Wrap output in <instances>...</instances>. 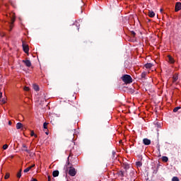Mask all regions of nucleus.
Here are the masks:
<instances>
[{"label":"nucleus","instance_id":"1","mask_svg":"<svg viewBox=\"0 0 181 181\" xmlns=\"http://www.w3.org/2000/svg\"><path fill=\"white\" fill-rule=\"evenodd\" d=\"M122 80L125 84H131V83H132V78L129 75L123 76Z\"/></svg>","mask_w":181,"mask_h":181},{"label":"nucleus","instance_id":"2","mask_svg":"<svg viewBox=\"0 0 181 181\" xmlns=\"http://www.w3.org/2000/svg\"><path fill=\"white\" fill-rule=\"evenodd\" d=\"M15 22V16L13 15L12 17H11V22H8V25L9 26V32L12 30L13 28V23Z\"/></svg>","mask_w":181,"mask_h":181},{"label":"nucleus","instance_id":"3","mask_svg":"<svg viewBox=\"0 0 181 181\" xmlns=\"http://www.w3.org/2000/svg\"><path fill=\"white\" fill-rule=\"evenodd\" d=\"M76 174H77V171L76 170V168L71 167L69 170V175L70 176L73 177Z\"/></svg>","mask_w":181,"mask_h":181},{"label":"nucleus","instance_id":"4","mask_svg":"<svg viewBox=\"0 0 181 181\" xmlns=\"http://www.w3.org/2000/svg\"><path fill=\"white\" fill-rule=\"evenodd\" d=\"M23 49L25 53H29V46L25 44V42H23Z\"/></svg>","mask_w":181,"mask_h":181},{"label":"nucleus","instance_id":"5","mask_svg":"<svg viewBox=\"0 0 181 181\" xmlns=\"http://www.w3.org/2000/svg\"><path fill=\"white\" fill-rule=\"evenodd\" d=\"M23 63L25 64L27 67H30V66H32V62H30V60H23Z\"/></svg>","mask_w":181,"mask_h":181},{"label":"nucleus","instance_id":"6","mask_svg":"<svg viewBox=\"0 0 181 181\" xmlns=\"http://www.w3.org/2000/svg\"><path fill=\"white\" fill-rule=\"evenodd\" d=\"M181 9V3L178 2L175 4V12H179Z\"/></svg>","mask_w":181,"mask_h":181},{"label":"nucleus","instance_id":"7","mask_svg":"<svg viewBox=\"0 0 181 181\" xmlns=\"http://www.w3.org/2000/svg\"><path fill=\"white\" fill-rule=\"evenodd\" d=\"M22 151L27 152V153H30V150L28 149V146H26L25 144H23Z\"/></svg>","mask_w":181,"mask_h":181},{"label":"nucleus","instance_id":"8","mask_svg":"<svg viewBox=\"0 0 181 181\" xmlns=\"http://www.w3.org/2000/svg\"><path fill=\"white\" fill-rule=\"evenodd\" d=\"M143 143H144L145 145H151V140L148 139H143Z\"/></svg>","mask_w":181,"mask_h":181},{"label":"nucleus","instance_id":"9","mask_svg":"<svg viewBox=\"0 0 181 181\" xmlns=\"http://www.w3.org/2000/svg\"><path fill=\"white\" fill-rule=\"evenodd\" d=\"M168 58L169 63H170L171 64H173V63H175V59L170 55H168Z\"/></svg>","mask_w":181,"mask_h":181},{"label":"nucleus","instance_id":"10","mask_svg":"<svg viewBox=\"0 0 181 181\" xmlns=\"http://www.w3.org/2000/svg\"><path fill=\"white\" fill-rule=\"evenodd\" d=\"M173 83H176L177 80H179V76L177 74H175L173 77Z\"/></svg>","mask_w":181,"mask_h":181},{"label":"nucleus","instance_id":"11","mask_svg":"<svg viewBox=\"0 0 181 181\" xmlns=\"http://www.w3.org/2000/svg\"><path fill=\"white\" fill-rule=\"evenodd\" d=\"M32 168H35V164H33V165H32L31 166H30V167L25 168V169L24 170L25 173H28V172H29V170H30V169H32Z\"/></svg>","mask_w":181,"mask_h":181},{"label":"nucleus","instance_id":"12","mask_svg":"<svg viewBox=\"0 0 181 181\" xmlns=\"http://www.w3.org/2000/svg\"><path fill=\"white\" fill-rule=\"evenodd\" d=\"M23 127V124L21 122L16 124V129H21V128Z\"/></svg>","mask_w":181,"mask_h":181},{"label":"nucleus","instance_id":"13","mask_svg":"<svg viewBox=\"0 0 181 181\" xmlns=\"http://www.w3.org/2000/svg\"><path fill=\"white\" fill-rule=\"evenodd\" d=\"M152 66H153L151 63H147L144 65V67H146V69H151V67H152Z\"/></svg>","mask_w":181,"mask_h":181},{"label":"nucleus","instance_id":"14","mask_svg":"<svg viewBox=\"0 0 181 181\" xmlns=\"http://www.w3.org/2000/svg\"><path fill=\"white\" fill-rule=\"evenodd\" d=\"M52 175L54 176V177H57V176H59V170H54L52 173Z\"/></svg>","mask_w":181,"mask_h":181},{"label":"nucleus","instance_id":"15","mask_svg":"<svg viewBox=\"0 0 181 181\" xmlns=\"http://www.w3.org/2000/svg\"><path fill=\"white\" fill-rule=\"evenodd\" d=\"M148 16H149L150 18H153V17H155V12H153V11H149V12H148Z\"/></svg>","mask_w":181,"mask_h":181},{"label":"nucleus","instance_id":"16","mask_svg":"<svg viewBox=\"0 0 181 181\" xmlns=\"http://www.w3.org/2000/svg\"><path fill=\"white\" fill-rule=\"evenodd\" d=\"M33 89L35 90V91H39V86L36 85V84H34L33 85Z\"/></svg>","mask_w":181,"mask_h":181},{"label":"nucleus","instance_id":"17","mask_svg":"<svg viewBox=\"0 0 181 181\" xmlns=\"http://www.w3.org/2000/svg\"><path fill=\"white\" fill-rule=\"evenodd\" d=\"M162 160H163V162H168V160H169V158L166 156H163Z\"/></svg>","mask_w":181,"mask_h":181},{"label":"nucleus","instance_id":"18","mask_svg":"<svg viewBox=\"0 0 181 181\" xmlns=\"http://www.w3.org/2000/svg\"><path fill=\"white\" fill-rule=\"evenodd\" d=\"M21 172H22V170H21L20 172L17 173V177H18V179H21V177H22Z\"/></svg>","mask_w":181,"mask_h":181},{"label":"nucleus","instance_id":"19","mask_svg":"<svg viewBox=\"0 0 181 181\" xmlns=\"http://www.w3.org/2000/svg\"><path fill=\"white\" fill-rule=\"evenodd\" d=\"M136 165L138 168H141V166H142V163L141 161H138L136 163Z\"/></svg>","mask_w":181,"mask_h":181},{"label":"nucleus","instance_id":"20","mask_svg":"<svg viewBox=\"0 0 181 181\" xmlns=\"http://www.w3.org/2000/svg\"><path fill=\"white\" fill-rule=\"evenodd\" d=\"M179 110H180V107H176L175 108H174L173 112H177Z\"/></svg>","mask_w":181,"mask_h":181},{"label":"nucleus","instance_id":"21","mask_svg":"<svg viewBox=\"0 0 181 181\" xmlns=\"http://www.w3.org/2000/svg\"><path fill=\"white\" fill-rule=\"evenodd\" d=\"M31 136H35V138H37V135L35 134V132L31 131L30 133Z\"/></svg>","mask_w":181,"mask_h":181},{"label":"nucleus","instance_id":"22","mask_svg":"<svg viewBox=\"0 0 181 181\" xmlns=\"http://www.w3.org/2000/svg\"><path fill=\"white\" fill-rule=\"evenodd\" d=\"M172 181H179V178L177 177H173Z\"/></svg>","mask_w":181,"mask_h":181},{"label":"nucleus","instance_id":"23","mask_svg":"<svg viewBox=\"0 0 181 181\" xmlns=\"http://www.w3.org/2000/svg\"><path fill=\"white\" fill-rule=\"evenodd\" d=\"M43 127L45 129H47V123L45 122Z\"/></svg>","mask_w":181,"mask_h":181},{"label":"nucleus","instance_id":"24","mask_svg":"<svg viewBox=\"0 0 181 181\" xmlns=\"http://www.w3.org/2000/svg\"><path fill=\"white\" fill-rule=\"evenodd\" d=\"M3 149H4V150L8 149V145L7 144H4L3 146Z\"/></svg>","mask_w":181,"mask_h":181},{"label":"nucleus","instance_id":"25","mask_svg":"<svg viewBox=\"0 0 181 181\" xmlns=\"http://www.w3.org/2000/svg\"><path fill=\"white\" fill-rule=\"evenodd\" d=\"M4 179H9V173L6 174Z\"/></svg>","mask_w":181,"mask_h":181},{"label":"nucleus","instance_id":"26","mask_svg":"<svg viewBox=\"0 0 181 181\" xmlns=\"http://www.w3.org/2000/svg\"><path fill=\"white\" fill-rule=\"evenodd\" d=\"M29 90H30L29 87H27V86L24 87V90L25 91H29Z\"/></svg>","mask_w":181,"mask_h":181},{"label":"nucleus","instance_id":"27","mask_svg":"<svg viewBox=\"0 0 181 181\" xmlns=\"http://www.w3.org/2000/svg\"><path fill=\"white\" fill-rule=\"evenodd\" d=\"M0 36H5V33H1V32H0Z\"/></svg>","mask_w":181,"mask_h":181},{"label":"nucleus","instance_id":"28","mask_svg":"<svg viewBox=\"0 0 181 181\" xmlns=\"http://www.w3.org/2000/svg\"><path fill=\"white\" fill-rule=\"evenodd\" d=\"M31 181H37V180L36 178H32Z\"/></svg>","mask_w":181,"mask_h":181},{"label":"nucleus","instance_id":"29","mask_svg":"<svg viewBox=\"0 0 181 181\" xmlns=\"http://www.w3.org/2000/svg\"><path fill=\"white\" fill-rule=\"evenodd\" d=\"M6 101L4 100H1V104H5Z\"/></svg>","mask_w":181,"mask_h":181},{"label":"nucleus","instance_id":"30","mask_svg":"<svg viewBox=\"0 0 181 181\" xmlns=\"http://www.w3.org/2000/svg\"><path fill=\"white\" fill-rule=\"evenodd\" d=\"M8 125H12V122L9 121L8 122Z\"/></svg>","mask_w":181,"mask_h":181},{"label":"nucleus","instance_id":"31","mask_svg":"<svg viewBox=\"0 0 181 181\" xmlns=\"http://www.w3.org/2000/svg\"><path fill=\"white\" fill-rule=\"evenodd\" d=\"M132 33L133 36H135V32L133 31Z\"/></svg>","mask_w":181,"mask_h":181},{"label":"nucleus","instance_id":"32","mask_svg":"<svg viewBox=\"0 0 181 181\" xmlns=\"http://www.w3.org/2000/svg\"><path fill=\"white\" fill-rule=\"evenodd\" d=\"M48 181H50V176H48Z\"/></svg>","mask_w":181,"mask_h":181},{"label":"nucleus","instance_id":"33","mask_svg":"<svg viewBox=\"0 0 181 181\" xmlns=\"http://www.w3.org/2000/svg\"><path fill=\"white\" fill-rule=\"evenodd\" d=\"M142 77H145V74H142Z\"/></svg>","mask_w":181,"mask_h":181},{"label":"nucleus","instance_id":"34","mask_svg":"<svg viewBox=\"0 0 181 181\" xmlns=\"http://www.w3.org/2000/svg\"><path fill=\"white\" fill-rule=\"evenodd\" d=\"M0 95H1V97H2V93L1 92L0 93Z\"/></svg>","mask_w":181,"mask_h":181},{"label":"nucleus","instance_id":"35","mask_svg":"<svg viewBox=\"0 0 181 181\" xmlns=\"http://www.w3.org/2000/svg\"><path fill=\"white\" fill-rule=\"evenodd\" d=\"M46 134H47V135H48V134H49V133L46 132Z\"/></svg>","mask_w":181,"mask_h":181},{"label":"nucleus","instance_id":"36","mask_svg":"<svg viewBox=\"0 0 181 181\" xmlns=\"http://www.w3.org/2000/svg\"><path fill=\"white\" fill-rule=\"evenodd\" d=\"M160 12H162V9H160Z\"/></svg>","mask_w":181,"mask_h":181}]
</instances>
